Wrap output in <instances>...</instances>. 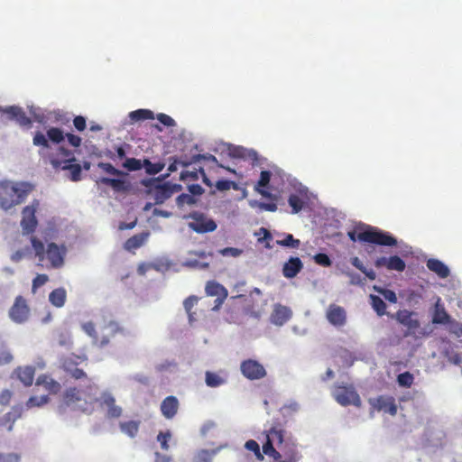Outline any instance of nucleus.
<instances>
[{
	"mask_svg": "<svg viewBox=\"0 0 462 462\" xmlns=\"http://www.w3.org/2000/svg\"><path fill=\"white\" fill-rule=\"evenodd\" d=\"M128 117L132 123L156 119L151 124V134L156 136L162 144H188L194 141L193 134L183 127H180L177 122L169 115L159 113L146 108H140L129 113Z\"/></svg>",
	"mask_w": 462,
	"mask_h": 462,
	"instance_id": "f257e3e1",
	"label": "nucleus"
},
{
	"mask_svg": "<svg viewBox=\"0 0 462 462\" xmlns=\"http://www.w3.org/2000/svg\"><path fill=\"white\" fill-rule=\"evenodd\" d=\"M59 154L51 159V164L54 169L66 171V177L71 181L77 182L82 177V165L74 154L66 146H58Z\"/></svg>",
	"mask_w": 462,
	"mask_h": 462,
	"instance_id": "f03ea898",
	"label": "nucleus"
},
{
	"mask_svg": "<svg viewBox=\"0 0 462 462\" xmlns=\"http://www.w3.org/2000/svg\"><path fill=\"white\" fill-rule=\"evenodd\" d=\"M184 218L192 219V221L189 222L187 225L189 228H190L197 234H206L213 232L217 227V225L214 219L198 211H194L187 216H184Z\"/></svg>",
	"mask_w": 462,
	"mask_h": 462,
	"instance_id": "7ed1b4c3",
	"label": "nucleus"
},
{
	"mask_svg": "<svg viewBox=\"0 0 462 462\" xmlns=\"http://www.w3.org/2000/svg\"><path fill=\"white\" fill-rule=\"evenodd\" d=\"M335 400L342 406L350 404L359 406L360 398L355 388L350 384H335L332 391Z\"/></svg>",
	"mask_w": 462,
	"mask_h": 462,
	"instance_id": "20e7f679",
	"label": "nucleus"
},
{
	"mask_svg": "<svg viewBox=\"0 0 462 462\" xmlns=\"http://www.w3.org/2000/svg\"><path fill=\"white\" fill-rule=\"evenodd\" d=\"M141 184L153 192V199L156 205L163 204L171 197L165 183L160 182V178H147L141 180Z\"/></svg>",
	"mask_w": 462,
	"mask_h": 462,
	"instance_id": "39448f33",
	"label": "nucleus"
},
{
	"mask_svg": "<svg viewBox=\"0 0 462 462\" xmlns=\"http://www.w3.org/2000/svg\"><path fill=\"white\" fill-rule=\"evenodd\" d=\"M347 236L353 242L375 244V231L374 227L364 223H354Z\"/></svg>",
	"mask_w": 462,
	"mask_h": 462,
	"instance_id": "423d86ee",
	"label": "nucleus"
},
{
	"mask_svg": "<svg viewBox=\"0 0 462 462\" xmlns=\"http://www.w3.org/2000/svg\"><path fill=\"white\" fill-rule=\"evenodd\" d=\"M100 182L101 185L108 186L117 193H127L133 189L130 175L124 171H120V173L113 178H102Z\"/></svg>",
	"mask_w": 462,
	"mask_h": 462,
	"instance_id": "0eeeda50",
	"label": "nucleus"
},
{
	"mask_svg": "<svg viewBox=\"0 0 462 462\" xmlns=\"http://www.w3.org/2000/svg\"><path fill=\"white\" fill-rule=\"evenodd\" d=\"M242 374L249 380H259L266 375V370L257 360L247 359L241 363Z\"/></svg>",
	"mask_w": 462,
	"mask_h": 462,
	"instance_id": "6e6552de",
	"label": "nucleus"
},
{
	"mask_svg": "<svg viewBox=\"0 0 462 462\" xmlns=\"http://www.w3.org/2000/svg\"><path fill=\"white\" fill-rule=\"evenodd\" d=\"M228 154L234 158L250 159L254 166L261 167L265 158L260 156L258 152L253 149L247 150L244 146H226Z\"/></svg>",
	"mask_w": 462,
	"mask_h": 462,
	"instance_id": "1a4fd4ad",
	"label": "nucleus"
},
{
	"mask_svg": "<svg viewBox=\"0 0 462 462\" xmlns=\"http://www.w3.org/2000/svg\"><path fill=\"white\" fill-rule=\"evenodd\" d=\"M65 140V133L59 127H50L46 134L37 132L33 136L32 144H48V141L59 144Z\"/></svg>",
	"mask_w": 462,
	"mask_h": 462,
	"instance_id": "9d476101",
	"label": "nucleus"
},
{
	"mask_svg": "<svg viewBox=\"0 0 462 462\" xmlns=\"http://www.w3.org/2000/svg\"><path fill=\"white\" fill-rule=\"evenodd\" d=\"M101 405L107 408L106 417L109 419H116L122 415L123 409L116 404V398L108 390L103 391L99 398L95 399Z\"/></svg>",
	"mask_w": 462,
	"mask_h": 462,
	"instance_id": "9b49d317",
	"label": "nucleus"
},
{
	"mask_svg": "<svg viewBox=\"0 0 462 462\" xmlns=\"http://www.w3.org/2000/svg\"><path fill=\"white\" fill-rule=\"evenodd\" d=\"M45 254H47L51 266L54 268H60L64 264L67 247L64 245L60 246L56 243L51 242L47 245Z\"/></svg>",
	"mask_w": 462,
	"mask_h": 462,
	"instance_id": "f8f14e48",
	"label": "nucleus"
},
{
	"mask_svg": "<svg viewBox=\"0 0 462 462\" xmlns=\"http://www.w3.org/2000/svg\"><path fill=\"white\" fill-rule=\"evenodd\" d=\"M9 316L13 321L18 324H23L28 319L29 309L23 297L19 296L15 299L9 310Z\"/></svg>",
	"mask_w": 462,
	"mask_h": 462,
	"instance_id": "ddd939ff",
	"label": "nucleus"
},
{
	"mask_svg": "<svg viewBox=\"0 0 462 462\" xmlns=\"http://www.w3.org/2000/svg\"><path fill=\"white\" fill-rule=\"evenodd\" d=\"M36 208L34 206H26L23 209V218L21 220V226L24 235L32 234L35 231L37 226V219L35 217Z\"/></svg>",
	"mask_w": 462,
	"mask_h": 462,
	"instance_id": "4468645a",
	"label": "nucleus"
},
{
	"mask_svg": "<svg viewBox=\"0 0 462 462\" xmlns=\"http://www.w3.org/2000/svg\"><path fill=\"white\" fill-rule=\"evenodd\" d=\"M327 319L336 328H340L346 323V312L341 306L331 304L329 305L327 313Z\"/></svg>",
	"mask_w": 462,
	"mask_h": 462,
	"instance_id": "2eb2a0df",
	"label": "nucleus"
},
{
	"mask_svg": "<svg viewBox=\"0 0 462 462\" xmlns=\"http://www.w3.org/2000/svg\"><path fill=\"white\" fill-rule=\"evenodd\" d=\"M385 268L388 271H395L402 273L406 268L405 262L397 255H393L390 257H377V268Z\"/></svg>",
	"mask_w": 462,
	"mask_h": 462,
	"instance_id": "dca6fc26",
	"label": "nucleus"
},
{
	"mask_svg": "<svg viewBox=\"0 0 462 462\" xmlns=\"http://www.w3.org/2000/svg\"><path fill=\"white\" fill-rule=\"evenodd\" d=\"M7 183L9 184V191L18 204L23 202L24 199L28 196L33 188V186L29 182Z\"/></svg>",
	"mask_w": 462,
	"mask_h": 462,
	"instance_id": "f3484780",
	"label": "nucleus"
},
{
	"mask_svg": "<svg viewBox=\"0 0 462 462\" xmlns=\"http://www.w3.org/2000/svg\"><path fill=\"white\" fill-rule=\"evenodd\" d=\"M454 319L447 312L444 305L441 302V299L438 298L434 304V310L432 313V323L436 325H448L449 326Z\"/></svg>",
	"mask_w": 462,
	"mask_h": 462,
	"instance_id": "a211bd4d",
	"label": "nucleus"
},
{
	"mask_svg": "<svg viewBox=\"0 0 462 462\" xmlns=\"http://www.w3.org/2000/svg\"><path fill=\"white\" fill-rule=\"evenodd\" d=\"M416 313L407 310H398L396 319L411 332H415L420 328V321L415 318Z\"/></svg>",
	"mask_w": 462,
	"mask_h": 462,
	"instance_id": "6ab92c4d",
	"label": "nucleus"
},
{
	"mask_svg": "<svg viewBox=\"0 0 462 462\" xmlns=\"http://www.w3.org/2000/svg\"><path fill=\"white\" fill-rule=\"evenodd\" d=\"M303 263L297 256H291L282 265V274L287 279L295 278L302 270Z\"/></svg>",
	"mask_w": 462,
	"mask_h": 462,
	"instance_id": "aec40b11",
	"label": "nucleus"
},
{
	"mask_svg": "<svg viewBox=\"0 0 462 462\" xmlns=\"http://www.w3.org/2000/svg\"><path fill=\"white\" fill-rule=\"evenodd\" d=\"M97 167L99 169V171L93 174V180L97 185H101L100 180L102 178H113L120 173L121 171L110 162H98Z\"/></svg>",
	"mask_w": 462,
	"mask_h": 462,
	"instance_id": "412c9836",
	"label": "nucleus"
},
{
	"mask_svg": "<svg viewBox=\"0 0 462 462\" xmlns=\"http://www.w3.org/2000/svg\"><path fill=\"white\" fill-rule=\"evenodd\" d=\"M179 409V401L173 395L167 396L161 403L162 414L168 420L172 419Z\"/></svg>",
	"mask_w": 462,
	"mask_h": 462,
	"instance_id": "4be33fe9",
	"label": "nucleus"
},
{
	"mask_svg": "<svg viewBox=\"0 0 462 462\" xmlns=\"http://www.w3.org/2000/svg\"><path fill=\"white\" fill-rule=\"evenodd\" d=\"M291 314L288 307L278 305L271 316V320L276 326H282L291 319Z\"/></svg>",
	"mask_w": 462,
	"mask_h": 462,
	"instance_id": "5701e85b",
	"label": "nucleus"
},
{
	"mask_svg": "<svg viewBox=\"0 0 462 462\" xmlns=\"http://www.w3.org/2000/svg\"><path fill=\"white\" fill-rule=\"evenodd\" d=\"M18 205L16 200L9 191L8 183H0V206L5 210L12 208L14 206Z\"/></svg>",
	"mask_w": 462,
	"mask_h": 462,
	"instance_id": "b1692460",
	"label": "nucleus"
},
{
	"mask_svg": "<svg viewBox=\"0 0 462 462\" xmlns=\"http://www.w3.org/2000/svg\"><path fill=\"white\" fill-rule=\"evenodd\" d=\"M377 411H383L385 413L394 416L397 413L395 399L392 396L377 397Z\"/></svg>",
	"mask_w": 462,
	"mask_h": 462,
	"instance_id": "393cba45",
	"label": "nucleus"
},
{
	"mask_svg": "<svg viewBox=\"0 0 462 462\" xmlns=\"http://www.w3.org/2000/svg\"><path fill=\"white\" fill-rule=\"evenodd\" d=\"M426 265L430 271L435 273L440 278H447L449 275L448 266L438 259H429Z\"/></svg>",
	"mask_w": 462,
	"mask_h": 462,
	"instance_id": "a878e982",
	"label": "nucleus"
},
{
	"mask_svg": "<svg viewBox=\"0 0 462 462\" xmlns=\"http://www.w3.org/2000/svg\"><path fill=\"white\" fill-rule=\"evenodd\" d=\"M150 233L148 231L136 234L126 240L125 243V249L132 251L141 247L149 237Z\"/></svg>",
	"mask_w": 462,
	"mask_h": 462,
	"instance_id": "bb28decb",
	"label": "nucleus"
},
{
	"mask_svg": "<svg viewBox=\"0 0 462 462\" xmlns=\"http://www.w3.org/2000/svg\"><path fill=\"white\" fill-rule=\"evenodd\" d=\"M222 448L223 446L213 449H199L194 455L193 462H212L215 456H217Z\"/></svg>",
	"mask_w": 462,
	"mask_h": 462,
	"instance_id": "cd10ccee",
	"label": "nucleus"
},
{
	"mask_svg": "<svg viewBox=\"0 0 462 462\" xmlns=\"http://www.w3.org/2000/svg\"><path fill=\"white\" fill-rule=\"evenodd\" d=\"M17 373V376L19 380L25 385H32L34 378L35 368L32 365H27L25 367H18L15 370Z\"/></svg>",
	"mask_w": 462,
	"mask_h": 462,
	"instance_id": "c85d7f7f",
	"label": "nucleus"
},
{
	"mask_svg": "<svg viewBox=\"0 0 462 462\" xmlns=\"http://www.w3.org/2000/svg\"><path fill=\"white\" fill-rule=\"evenodd\" d=\"M206 293L208 296H217V298H219L220 296H227L228 291L219 282L216 281H209L206 284L205 288Z\"/></svg>",
	"mask_w": 462,
	"mask_h": 462,
	"instance_id": "c756f323",
	"label": "nucleus"
},
{
	"mask_svg": "<svg viewBox=\"0 0 462 462\" xmlns=\"http://www.w3.org/2000/svg\"><path fill=\"white\" fill-rule=\"evenodd\" d=\"M66 297H67L66 290L62 287H60V288L53 290L49 294V300L53 306H55L57 308H61L65 304Z\"/></svg>",
	"mask_w": 462,
	"mask_h": 462,
	"instance_id": "7c9ffc66",
	"label": "nucleus"
},
{
	"mask_svg": "<svg viewBox=\"0 0 462 462\" xmlns=\"http://www.w3.org/2000/svg\"><path fill=\"white\" fill-rule=\"evenodd\" d=\"M23 411V407L21 406H15L13 408L12 411H9L5 413L1 419H0V425L1 426H6L10 422L12 424H14V422L21 418Z\"/></svg>",
	"mask_w": 462,
	"mask_h": 462,
	"instance_id": "2f4dec72",
	"label": "nucleus"
},
{
	"mask_svg": "<svg viewBox=\"0 0 462 462\" xmlns=\"http://www.w3.org/2000/svg\"><path fill=\"white\" fill-rule=\"evenodd\" d=\"M397 243V239L392 234L377 228V245L395 246Z\"/></svg>",
	"mask_w": 462,
	"mask_h": 462,
	"instance_id": "473e14b6",
	"label": "nucleus"
},
{
	"mask_svg": "<svg viewBox=\"0 0 462 462\" xmlns=\"http://www.w3.org/2000/svg\"><path fill=\"white\" fill-rule=\"evenodd\" d=\"M206 385L210 388H217L226 383V380L217 373L207 371L205 373Z\"/></svg>",
	"mask_w": 462,
	"mask_h": 462,
	"instance_id": "72a5a7b5",
	"label": "nucleus"
},
{
	"mask_svg": "<svg viewBox=\"0 0 462 462\" xmlns=\"http://www.w3.org/2000/svg\"><path fill=\"white\" fill-rule=\"evenodd\" d=\"M120 430L130 438H134L139 430V423L135 420H129L120 423Z\"/></svg>",
	"mask_w": 462,
	"mask_h": 462,
	"instance_id": "f704fd0d",
	"label": "nucleus"
},
{
	"mask_svg": "<svg viewBox=\"0 0 462 462\" xmlns=\"http://www.w3.org/2000/svg\"><path fill=\"white\" fill-rule=\"evenodd\" d=\"M199 203V199L194 198L192 195L189 193H181L176 198V204L180 208L185 205L189 207H195Z\"/></svg>",
	"mask_w": 462,
	"mask_h": 462,
	"instance_id": "c9c22d12",
	"label": "nucleus"
},
{
	"mask_svg": "<svg viewBox=\"0 0 462 462\" xmlns=\"http://www.w3.org/2000/svg\"><path fill=\"white\" fill-rule=\"evenodd\" d=\"M165 164L162 162L152 163L149 159L143 160V169L149 175H155L162 171Z\"/></svg>",
	"mask_w": 462,
	"mask_h": 462,
	"instance_id": "e433bc0d",
	"label": "nucleus"
},
{
	"mask_svg": "<svg viewBox=\"0 0 462 462\" xmlns=\"http://www.w3.org/2000/svg\"><path fill=\"white\" fill-rule=\"evenodd\" d=\"M63 368L71 375V377L75 379H80L87 376L86 373L82 369L74 367L72 362L65 361L63 364Z\"/></svg>",
	"mask_w": 462,
	"mask_h": 462,
	"instance_id": "4c0bfd02",
	"label": "nucleus"
},
{
	"mask_svg": "<svg viewBox=\"0 0 462 462\" xmlns=\"http://www.w3.org/2000/svg\"><path fill=\"white\" fill-rule=\"evenodd\" d=\"M276 244L288 247V248H298L300 245V241L299 239L294 238V236L291 234H286L284 238L282 240H277Z\"/></svg>",
	"mask_w": 462,
	"mask_h": 462,
	"instance_id": "58836bf2",
	"label": "nucleus"
},
{
	"mask_svg": "<svg viewBox=\"0 0 462 462\" xmlns=\"http://www.w3.org/2000/svg\"><path fill=\"white\" fill-rule=\"evenodd\" d=\"M267 440L263 445V454L272 457L275 461L281 459L282 455L275 450L273 448L272 439L269 438V436H266Z\"/></svg>",
	"mask_w": 462,
	"mask_h": 462,
	"instance_id": "ea45409f",
	"label": "nucleus"
},
{
	"mask_svg": "<svg viewBox=\"0 0 462 462\" xmlns=\"http://www.w3.org/2000/svg\"><path fill=\"white\" fill-rule=\"evenodd\" d=\"M50 398L48 395L42 396H31L25 403L27 409H31L32 407H41L46 403H48Z\"/></svg>",
	"mask_w": 462,
	"mask_h": 462,
	"instance_id": "a19ab883",
	"label": "nucleus"
},
{
	"mask_svg": "<svg viewBox=\"0 0 462 462\" xmlns=\"http://www.w3.org/2000/svg\"><path fill=\"white\" fill-rule=\"evenodd\" d=\"M351 263L358 270H360L370 280H375V273L373 270H367L363 262L358 257H353Z\"/></svg>",
	"mask_w": 462,
	"mask_h": 462,
	"instance_id": "79ce46f5",
	"label": "nucleus"
},
{
	"mask_svg": "<svg viewBox=\"0 0 462 462\" xmlns=\"http://www.w3.org/2000/svg\"><path fill=\"white\" fill-rule=\"evenodd\" d=\"M122 166L128 171H138L143 168V160L126 158Z\"/></svg>",
	"mask_w": 462,
	"mask_h": 462,
	"instance_id": "37998d69",
	"label": "nucleus"
},
{
	"mask_svg": "<svg viewBox=\"0 0 462 462\" xmlns=\"http://www.w3.org/2000/svg\"><path fill=\"white\" fill-rule=\"evenodd\" d=\"M159 372L175 373L178 370V363L175 360H165L156 365Z\"/></svg>",
	"mask_w": 462,
	"mask_h": 462,
	"instance_id": "c03bdc74",
	"label": "nucleus"
},
{
	"mask_svg": "<svg viewBox=\"0 0 462 462\" xmlns=\"http://www.w3.org/2000/svg\"><path fill=\"white\" fill-rule=\"evenodd\" d=\"M82 330L92 338V345H97V333L95 328V324L92 321H88L83 323L81 325Z\"/></svg>",
	"mask_w": 462,
	"mask_h": 462,
	"instance_id": "a18cd8bd",
	"label": "nucleus"
},
{
	"mask_svg": "<svg viewBox=\"0 0 462 462\" xmlns=\"http://www.w3.org/2000/svg\"><path fill=\"white\" fill-rule=\"evenodd\" d=\"M31 242H32V246L33 250L35 251L36 256H38L40 260H43L44 254L46 253L44 244L40 239H38L37 237H34V236H32L31 238Z\"/></svg>",
	"mask_w": 462,
	"mask_h": 462,
	"instance_id": "49530a36",
	"label": "nucleus"
},
{
	"mask_svg": "<svg viewBox=\"0 0 462 462\" xmlns=\"http://www.w3.org/2000/svg\"><path fill=\"white\" fill-rule=\"evenodd\" d=\"M414 382V376L410 372H404L397 376V383L402 387H411Z\"/></svg>",
	"mask_w": 462,
	"mask_h": 462,
	"instance_id": "de8ad7c7",
	"label": "nucleus"
},
{
	"mask_svg": "<svg viewBox=\"0 0 462 462\" xmlns=\"http://www.w3.org/2000/svg\"><path fill=\"white\" fill-rule=\"evenodd\" d=\"M288 203L291 208L292 214H297L302 209L303 202L297 195H291L289 197Z\"/></svg>",
	"mask_w": 462,
	"mask_h": 462,
	"instance_id": "09e8293b",
	"label": "nucleus"
},
{
	"mask_svg": "<svg viewBox=\"0 0 462 462\" xmlns=\"http://www.w3.org/2000/svg\"><path fill=\"white\" fill-rule=\"evenodd\" d=\"M171 438V432L168 430L166 431H160L157 435V441L160 442L161 448L163 450L169 449L168 441Z\"/></svg>",
	"mask_w": 462,
	"mask_h": 462,
	"instance_id": "8fccbe9b",
	"label": "nucleus"
},
{
	"mask_svg": "<svg viewBox=\"0 0 462 462\" xmlns=\"http://www.w3.org/2000/svg\"><path fill=\"white\" fill-rule=\"evenodd\" d=\"M183 266L190 268V269H201L206 270L209 267V263L208 262H199L196 259L193 260H186L183 263Z\"/></svg>",
	"mask_w": 462,
	"mask_h": 462,
	"instance_id": "3c124183",
	"label": "nucleus"
},
{
	"mask_svg": "<svg viewBox=\"0 0 462 462\" xmlns=\"http://www.w3.org/2000/svg\"><path fill=\"white\" fill-rule=\"evenodd\" d=\"M15 121L23 127H31L32 125V119L27 116L26 113L23 111V109L21 107V109L18 112V115L15 118Z\"/></svg>",
	"mask_w": 462,
	"mask_h": 462,
	"instance_id": "603ef678",
	"label": "nucleus"
},
{
	"mask_svg": "<svg viewBox=\"0 0 462 462\" xmlns=\"http://www.w3.org/2000/svg\"><path fill=\"white\" fill-rule=\"evenodd\" d=\"M102 130H103V127L100 125H98L95 122H91L90 126L88 128V132L86 134V136H87L86 142L92 143L94 140H96L95 134L98 132H101Z\"/></svg>",
	"mask_w": 462,
	"mask_h": 462,
	"instance_id": "864d4df0",
	"label": "nucleus"
},
{
	"mask_svg": "<svg viewBox=\"0 0 462 462\" xmlns=\"http://www.w3.org/2000/svg\"><path fill=\"white\" fill-rule=\"evenodd\" d=\"M312 258L316 263L324 267L329 266L332 263L329 256L325 253H318Z\"/></svg>",
	"mask_w": 462,
	"mask_h": 462,
	"instance_id": "5fc2aeb1",
	"label": "nucleus"
},
{
	"mask_svg": "<svg viewBox=\"0 0 462 462\" xmlns=\"http://www.w3.org/2000/svg\"><path fill=\"white\" fill-rule=\"evenodd\" d=\"M58 343L66 348H70L72 346L70 336L64 331H58Z\"/></svg>",
	"mask_w": 462,
	"mask_h": 462,
	"instance_id": "6e6d98bb",
	"label": "nucleus"
},
{
	"mask_svg": "<svg viewBox=\"0 0 462 462\" xmlns=\"http://www.w3.org/2000/svg\"><path fill=\"white\" fill-rule=\"evenodd\" d=\"M187 190L189 195H192L194 198L200 197L204 194L205 189L199 184H189L187 185Z\"/></svg>",
	"mask_w": 462,
	"mask_h": 462,
	"instance_id": "4d7b16f0",
	"label": "nucleus"
},
{
	"mask_svg": "<svg viewBox=\"0 0 462 462\" xmlns=\"http://www.w3.org/2000/svg\"><path fill=\"white\" fill-rule=\"evenodd\" d=\"M67 403L75 402L80 400L79 391L76 388H69L64 393Z\"/></svg>",
	"mask_w": 462,
	"mask_h": 462,
	"instance_id": "13d9d810",
	"label": "nucleus"
},
{
	"mask_svg": "<svg viewBox=\"0 0 462 462\" xmlns=\"http://www.w3.org/2000/svg\"><path fill=\"white\" fill-rule=\"evenodd\" d=\"M218 253L223 256L238 257L242 254L243 250L235 247H225L220 249Z\"/></svg>",
	"mask_w": 462,
	"mask_h": 462,
	"instance_id": "bf43d9fd",
	"label": "nucleus"
},
{
	"mask_svg": "<svg viewBox=\"0 0 462 462\" xmlns=\"http://www.w3.org/2000/svg\"><path fill=\"white\" fill-rule=\"evenodd\" d=\"M377 292L383 296V298L391 303L397 301L396 294L393 291L388 289H381L377 287Z\"/></svg>",
	"mask_w": 462,
	"mask_h": 462,
	"instance_id": "052dcab7",
	"label": "nucleus"
},
{
	"mask_svg": "<svg viewBox=\"0 0 462 462\" xmlns=\"http://www.w3.org/2000/svg\"><path fill=\"white\" fill-rule=\"evenodd\" d=\"M271 177H272V172L270 171H267V170L262 171L260 173V178H259L256 185L262 186L263 188H267L269 186Z\"/></svg>",
	"mask_w": 462,
	"mask_h": 462,
	"instance_id": "680f3d73",
	"label": "nucleus"
},
{
	"mask_svg": "<svg viewBox=\"0 0 462 462\" xmlns=\"http://www.w3.org/2000/svg\"><path fill=\"white\" fill-rule=\"evenodd\" d=\"M199 169L198 171H184L180 172V180L187 181L189 180H197L199 179Z\"/></svg>",
	"mask_w": 462,
	"mask_h": 462,
	"instance_id": "e2e57ef3",
	"label": "nucleus"
},
{
	"mask_svg": "<svg viewBox=\"0 0 462 462\" xmlns=\"http://www.w3.org/2000/svg\"><path fill=\"white\" fill-rule=\"evenodd\" d=\"M73 125L79 132H82L87 128V120L82 116H77L73 119Z\"/></svg>",
	"mask_w": 462,
	"mask_h": 462,
	"instance_id": "0e129e2a",
	"label": "nucleus"
},
{
	"mask_svg": "<svg viewBox=\"0 0 462 462\" xmlns=\"http://www.w3.org/2000/svg\"><path fill=\"white\" fill-rule=\"evenodd\" d=\"M448 331L457 337H462V323L453 319L451 324L448 326Z\"/></svg>",
	"mask_w": 462,
	"mask_h": 462,
	"instance_id": "69168bd1",
	"label": "nucleus"
},
{
	"mask_svg": "<svg viewBox=\"0 0 462 462\" xmlns=\"http://www.w3.org/2000/svg\"><path fill=\"white\" fill-rule=\"evenodd\" d=\"M198 297L197 296H189L188 297L187 299L184 300L183 301V307H184V310L185 311L189 314V312L191 311L192 308L197 304L198 302Z\"/></svg>",
	"mask_w": 462,
	"mask_h": 462,
	"instance_id": "338daca9",
	"label": "nucleus"
},
{
	"mask_svg": "<svg viewBox=\"0 0 462 462\" xmlns=\"http://www.w3.org/2000/svg\"><path fill=\"white\" fill-rule=\"evenodd\" d=\"M20 456L16 453H0V462H19Z\"/></svg>",
	"mask_w": 462,
	"mask_h": 462,
	"instance_id": "774afa93",
	"label": "nucleus"
}]
</instances>
